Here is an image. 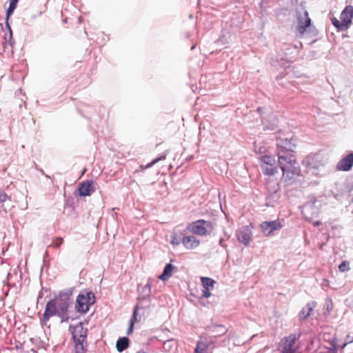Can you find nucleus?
<instances>
[{"instance_id": "f257e3e1", "label": "nucleus", "mask_w": 353, "mask_h": 353, "mask_svg": "<svg viewBox=\"0 0 353 353\" xmlns=\"http://www.w3.org/2000/svg\"><path fill=\"white\" fill-rule=\"evenodd\" d=\"M70 330L75 343V353H86L88 347L86 341L88 330L83 327L81 322L74 327L70 326Z\"/></svg>"}, {"instance_id": "f03ea898", "label": "nucleus", "mask_w": 353, "mask_h": 353, "mask_svg": "<svg viewBox=\"0 0 353 353\" xmlns=\"http://www.w3.org/2000/svg\"><path fill=\"white\" fill-rule=\"evenodd\" d=\"M95 295L92 292L86 291L85 294L80 293L76 300L77 312L81 314L88 312L90 307L95 303Z\"/></svg>"}, {"instance_id": "7ed1b4c3", "label": "nucleus", "mask_w": 353, "mask_h": 353, "mask_svg": "<svg viewBox=\"0 0 353 353\" xmlns=\"http://www.w3.org/2000/svg\"><path fill=\"white\" fill-rule=\"evenodd\" d=\"M267 196L265 199V205L274 206L279 199V184L276 180L271 179H266Z\"/></svg>"}, {"instance_id": "20e7f679", "label": "nucleus", "mask_w": 353, "mask_h": 353, "mask_svg": "<svg viewBox=\"0 0 353 353\" xmlns=\"http://www.w3.org/2000/svg\"><path fill=\"white\" fill-rule=\"evenodd\" d=\"M188 229L194 234L205 236L212 232L213 226L211 221L199 219L189 224Z\"/></svg>"}, {"instance_id": "39448f33", "label": "nucleus", "mask_w": 353, "mask_h": 353, "mask_svg": "<svg viewBox=\"0 0 353 353\" xmlns=\"http://www.w3.org/2000/svg\"><path fill=\"white\" fill-rule=\"evenodd\" d=\"M72 289H65L59 292V294L53 300H57V305L62 313L63 311H68L70 305L72 303Z\"/></svg>"}, {"instance_id": "423d86ee", "label": "nucleus", "mask_w": 353, "mask_h": 353, "mask_svg": "<svg viewBox=\"0 0 353 353\" xmlns=\"http://www.w3.org/2000/svg\"><path fill=\"white\" fill-rule=\"evenodd\" d=\"M57 300L50 299L46 305L44 313L43 314V323L46 324L50 318L53 316H58L60 313V308L57 305Z\"/></svg>"}, {"instance_id": "0eeeda50", "label": "nucleus", "mask_w": 353, "mask_h": 353, "mask_svg": "<svg viewBox=\"0 0 353 353\" xmlns=\"http://www.w3.org/2000/svg\"><path fill=\"white\" fill-rule=\"evenodd\" d=\"M263 108H258L257 110L260 113L261 117V123L263 125V130H274L278 123L277 119L274 114H267V117L263 115Z\"/></svg>"}, {"instance_id": "6e6552de", "label": "nucleus", "mask_w": 353, "mask_h": 353, "mask_svg": "<svg viewBox=\"0 0 353 353\" xmlns=\"http://www.w3.org/2000/svg\"><path fill=\"white\" fill-rule=\"evenodd\" d=\"M283 228V225L279 220L264 221L261 224L262 232L265 236H270L276 230H279Z\"/></svg>"}, {"instance_id": "1a4fd4ad", "label": "nucleus", "mask_w": 353, "mask_h": 353, "mask_svg": "<svg viewBox=\"0 0 353 353\" xmlns=\"http://www.w3.org/2000/svg\"><path fill=\"white\" fill-rule=\"evenodd\" d=\"M283 172V179L287 185H291L294 181L295 176L299 173V168L294 167H283L281 168Z\"/></svg>"}, {"instance_id": "9d476101", "label": "nucleus", "mask_w": 353, "mask_h": 353, "mask_svg": "<svg viewBox=\"0 0 353 353\" xmlns=\"http://www.w3.org/2000/svg\"><path fill=\"white\" fill-rule=\"evenodd\" d=\"M278 164L280 168L283 167H294L296 164V159L294 154L290 156H284L282 150L277 152Z\"/></svg>"}, {"instance_id": "9b49d317", "label": "nucleus", "mask_w": 353, "mask_h": 353, "mask_svg": "<svg viewBox=\"0 0 353 353\" xmlns=\"http://www.w3.org/2000/svg\"><path fill=\"white\" fill-rule=\"evenodd\" d=\"M277 152L281 150L294 151L296 148L295 140L293 138L281 139L277 141Z\"/></svg>"}, {"instance_id": "f8f14e48", "label": "nucleus", "mask_w": 353, "mask_h": 353, "mask_svg": "<svg viewBox=\"0 0 353 353\" xmlns=\"http://www.w3.org/2000/svg\"><path fill=\"white\" fill-rule=\"evenodd\" d=\"M353 166V152L343 157L337 163L336 169L341 171H349Z\"/></svg>"}, {"instance_id": "ddd939ff", "label": "nucleus", "mask_w": 353, "mask_h": 353, "mask_svg": "<svg viewBox=\"0 0 353 353\" xmlns=\"http://www.w3.org/2000/svg\"><path fill=\"white\" fill-rule=\"evenodd\" d=\"M150 281L151 279H149L147 284L142 289V293L143 294V295L138 299L140 303H146L145 307H148L150 303V294L152 288V284L150 283Z\"/></svg>"}, {"instance_id": "4468645a", "label": "nucleus", "mask_w": 353, "mask_h": 353, "mask_svg": "<svg viewBox=\"0 0 353 353\" xmlns=\"http://www.w3.org/2000/svg\"><path fill=\"white\" fill-rule=\"evenodd\" d=\"M93 183V181L89 180L81 183L78 188L79 194L81 196L90 195L92 192H94Z\"/></svg>"}, {"instance_id": "2eb2a0df", "label": "nucleus", "mask_w": 353, "mask_h": 353, "mask_svg": "<svg viewBox=\"0 0 353 353\" xmlns=\"http://www.w3.org/2000/svg\"><path fill=\"white\" fill-rule=\"evenodd\" d=\"M341 20L349 28L353 18V6H347L341 13Z\"/></svg>"}, {"instance_id": "dca6fc26", "label": "nucleus", "mask_w": 353, "mask_h": 353, "mask_svg": "<svg viewBox=\"0 0 353 353\" xmlns=\"http://www.w3.org/2000/svg\"><path fill=\"white\" fill-rule=\"evenodd\" d=\"M238 241L244 244L248 245L251 239V231L248 228H243L238 231L237 234Z\"/></svg>"}, {"instance_id": "f3484780", "label": "nucleus", "mask_w": 353, "mask_h": 353, "mask_svg": "<svg viewBox=\"0 0 353 353\" xmlns=\"http://www.w3.org/2000/svg\"><path fill=\"white\" fill-rule=\"evenodd\" d=\"M182 243L186 249L193 250L196 248L200 241L194 236H186L185 234L182 238Z\"/></svg>"}, {"instance_id": "a211bd4d", "label": "nucleus", "mask_w": 353, "mask_h": 353, "mask_svg": "<svg viewBox=\"0 0 353 353\" xmlns=\"http://www.w3.org/2000/svg\"><path fill=\"white\" fill-rule=\"evenodd\" d=\"M199 347L204 349L205 352H209L214 347V343L213 340L207 336H200L199 341L196 343Z\"/></svg>"}, {"instance_id": "6ab92c4d", "label": "nucleus", "mask_w": 353, "mask_h": 353, "mask_svg": "<svg viewBox=\"0 0 353 353\" xmlns=\"http://www.w3.org/2000/svg\"><path fill=\"white\" fill-rule=\"evenodd\" d=\"M316 303L311 301L307 303L299 313V318L300 321L305 320L310 315L313 309L316 307Z\"/></svg>"}, {"instance_id": "aec40b11", "label": "nucleus", "mask_w": 353, "mask_h": 353, "mask_svg": "<svg viewBox=\"0 0 353 353\" xmlns=\"http://www.w3.org/2000/svg\"><path fill=\"white\" fill-rule=\"evenodd\" d=\"M303 163L307 167L317 169L319 166L322 165L323 163L319 160V155H314L313 157H309L305 158Z\"/></svg>"}, {"instance_id": "412c9836", "label": "nucleus", "mask_w": 353, "mask_h": 353, "mask_svg": "<svg viewBox=\"0 0 353 353\" xmlns=\"http://www.w3.org/2000/svg\"><path fill=\"white\" fill-rule=\"evenodd\" d=\"M299 22V30L300 32L303 33L307 27L311 25V19L308 17V13L307 11L304 12V17L302 18L301 17H298Z\"/></svg>"}, {"instance_id": "4be33fe9", "label": "nucleus", "mask_w": 353, "mask_h": 353, "mask_svg": "<svg viewBox=\"0 0 353 353\" xmlns=\"http://www.w3.org/2000/svg\"><path fill=\"white\" fill-rule=\"evenodd\" d=\"M6 28H8V33L6 34L3 37V46L4 50L8 48V46L12 48L15 43V41L12 38V32L8 22L6 23Z\"/></svg>"}, {"instance_id": "5701e85b", "label": "nucleus", "mask_w": 353, "mask_h": 353, "mask_svg": "<svg viewBox=\"0 0 353 353\" xmlns=\"http://www.w3.org/2000/svg\"><path fill=\"white\" fill-rule=\"evenodd\" d=\"M259 163L261 167H264L265 169L268 171L267 166L269 165L270 167L271 166H275V159L272 156L270 155H263L259 157Z\"/></svg>"}, {"instance_id": "b1692460", "label": "nucleus", "mask_w": 353, "mask_h": 353, "mask_svg": "<svg viewBox=\"0 0 353 353\" xmlns=\"http://www.w3.org/2000/svg\"><path fill=\"white\" fill-rule=\"evenodd\" d=\"M174 266L172 263H168L165 266L161 274L159 276V279L161 281H166L172 276V272Z\"/></svg>"}, {"instance_id": "393cba45", "label": "nucleus", "mask_w": 353, "mask_h": 353, "mask_svg": "<svg viewBox=\"0 0 353 353\" xmlns=\"http://www.w3.org/2000/svg\"><path fill=\"white\" fill-rule=\"evenodd\" d=\"M139 307L138 305H137L134 308V311H133V314H132V316L131 317V319L130 321V325H129V327L127 330V334L128 335H130L131 334L132 332H133V330H134V323L138 321V319H137V314H138V310H139Z\"/></svg>"}, {"instance_id": "a878e982", "label": "nucleus", "mask_w": 353, "mask_h": 353, "mask_svg": "<svg viewBox=\"0 0 353 353\" xmlns=\"http://www.w3.org/2000/svg\"><path fill=\"white\" fill-rule=\"evenodd\" d=\"M129 345V339L127 337L119 338L116 343V347L119 352H122L128 348Z\"/></svg>"}, {"instance_id": "bb28decb", "label": "nucleus", "mask_w": 353, "mask_h": 353, "mask_svg": "<svg viewBox=\"0 0 353 353\" xmlns=\"http://www.w3.org/2000/svg\"><path fill=\"white\" fill-rule=\"evenodd\" d=\"M210 332H211L212 334H214V336H221L224 334L227 330L226 328L221 325H215L210 327L209 328Z\"/></svg>"}, {"instance_id": "cd10ccee", "label": "nucleus", "mask_w": 353, "mask_h": 353, "mask_svg": "<svg viewBox=\"0 0 353 353\" xmlns=\"http://www.w3.org/2000/svg\"><path fill=\"white\" fill-rule=\"evenodd\" d=\"M186 233L185 230L181 232L179 234L174 232L171 235L170 243L173 245H179L182 243V238Z\"/></svg>"}, {"instance_id": "c85d7f7f", "label": "nucleus", "mask_w": 353, "mask_h": 353, "mask_svg": "<svg viewBox=\"0 0 353 353\" xmlns=\"http://www.w3.org/2000/svg\"><path fill=\"white\" fill-rule=\"evenodd\" d=\"M166 156H167V153L165 152L163 154L160 155L159 157L155 158L154 159H153L150 163H148V164H147L145 165H140V169L141 170H143L150 168L152 166H153L154 165H155L156 163H157L158 162H159V161H161L162 160L165 159Z\"/></svg>"}, {"instance_id": "c756f323", "label": "nucleus", "mask_w": 353, "mask_h": 353, "mask_svg": "<svg viewBox=\"0 0 353 353\" xmlns=\"http://www.w3.org/2000/svg\"><path fill=\"white\" fill-rule=\"evenodd\" d=\"M261 168L263 173L265 176H268L269 179H270L271 176H273L275 174L278 173L277 168L276 166H274V165L270 167V165H268L267 166L268 171L265 169V166L264 167H261Z\"/></svg>"}, {"instance_id": "7c9ffc66", "label": "nucleus", "mask_w": 353, "mask_h": 353, "mask_svg": "<svg viewBox=\"0 0 353 353\" xmlns=\"http://www.w3.org/2000/svg\"><path fill=\"white\" fill-rule=\"evenodd\" d=\"M296 340V338L294 334H290L288 337H285V343L283 348H293Z\"/></svg>"}, {"instance_id": "2f4dec72", "label": "nucleus", "mask_w": 353, "mask_h": 353, "mask_svg": "<svg viewBox=\"0 0 353 353\" xmlns=\"http://www.w3.org/2000/svg\"><path fill=\"white\" fill-rule=\"evenodd\" d=\"M312 211H314V212L316 211V209L315 208L314 204L313 203H307V204L304 205V206H303V208L302 210V214H303L305 218L306 219H309L308 214Z\"/></svg>"}, {"instance_id": "473e14b6", "label": "nucleus", "mask_w": 353, "mask_h": 353, "mask_svg": "<svg viewBox=\"0 0 353 353\" xmlns=\"http://www.w3.org/2000/svg\"><path fill=\"white\" fill-rule=\"evenodd\" d=\"M202 285L203 288L210 289V288H213L215 284V281L209 277H201V278Z\"/></svg>"}, {"instance_id": "72a5a7b5", "label": "nucleus", "mask_w": 353, "mask_h": 353, "mask_svg": "<svg viewBox=\"0 0 353 353\" xmlns=\"http://www.w3.org/2000/svg\"><path fill=\"white\" fill-rule=\"evenodd\" d=\"M175 345V341L174 339H169L163 342L162 351L164 352H170L173 346Z\"/></svg>"}, {"instance_id": "f704fd0d", "label": "nucleus", "mask_w": 353, "mask_h": 353, "mask_svg": "<svg viewBox=\"0 0 353 353\" xmlns=\"http://www.w3.org/2000/svg\"><path fill=\"white\" fill-rule=\"evenodd\" d=\"M332 23L334 26L338 28L339 30H345L347 29V27L345 26L342 21L340 22L336 18L334 17L332 19Z\"/></svg>"}, {"instance_id": "c9c22d12", "label": "nucleus", "mask_w": 353, "mask_h": 353, "mask_svg": "<svg viewBox=\"0 0 353 353\" xmlns=\"http://www.w3.org/2000/svg\"><path fill=\"white\" fill-rule=\"evenodd\" d=\"M302 46V43L301 42H297L296 43H294L293 45H290L289 46V48H287L285 49V54H289V52H288L287 51L288 50H290L291 49H294L296 50V52H298L299 51V49L301 48Z\"/></svg>"}, {"instance_id": "e433bc0d", "label": "nucleus", "mask_w": 353, "mask_h": 353, "mask_svg": "<svg viewBox=\"0 0 353 353\" xmlns=\"http://www.w3.org/2000/svg\"><path fill=\"white\" fill-rule=\"evenodd\" d=\"M339 270L341 272H347L350 270L349 263L346 261H343L339 266Z\"/></svg>"}, {"instance_id": "4c0bfd02", "label": "nucleus", "mask_w": 353, "mask_h": 353, "mask_svg": "<svg viewBox=\"0 0 353 353\" xmlns=\"http://www.w3.org/2000/svg\"><path fill=\"white\" fill-rule=\"evenodd\" d=\"M58 317L61 319V322H68L70 316L68 314V311H63L62 313L60 312Z\"/></svg>"}, {"instance_id": "58836bf2", "label": "nucleus", "mask_w": 353, "mask_h": 353, "mask_svg": "<svg viewBox=\"0 0 353 353\" xmlns=\"http://www.w3.org/2000/svg\"><path fill=\"white\" fill-rule=\"evenodd\" d=\"M63 239L61 237H57L54 241L53 243L50 245L52 246L54 248H59L60 245L63 243Z\"/></svg>"}, {"instance_id": "ea45409f", "label": "nucleus", "mask_w": 353, "mask_h": 353, "mask_svg": "<svg viewBox=\"0 0 353 353\" xmlns=\"http://www.w3.org/2000/svg\"><path fill=\"white\" fill-rule=\"evenodd\" d=\"M15 9L16 7L9 4V6L6 10V23L8 22V21L9 17L12 14Z\"/></svg>"}, {"instance_id": "a19ab883", "label": "nucleus", "mask_w": 353, "mask_h": 353, "mask_svg": "<svg viewBox=\"0 0 353 353\" xmlns=\"http://www.w3.org/2000/svg\"><path fill=\"white\" fill-rule=\"evenodd\" d=\"M325 304H326V307H327V310L328 312L331 311L332 310V300L330 298H327L326 300H325Z\"/></svg>"}, {"instance_id": "79ce46f5", "label": "nucleus", "mask_w": 353, "mask_h": 353, "mask_svg": "<svg viewBox=\"0 0 353 353\" xmlns=\"http://www.w3.org/2000/svg\"><path fill=\"white\" fill-rule=\"evenodd\" d=\"M8 198V196L6 193L0 192V203L6 201Z\"/></svg>"}, {"instance_id": "37998d69", "label": "nucleus", "mask_w": 353, "mask_h": 353, "mask_svg": "<svg viewBox=\"0 0 353 353\" xmlns=\"http://www.w3.org/2000/svg\"><path fill=\"white\" fill-rule=\"evenodd\" d=\"M211 296V293L210 292V289H203L202 290V296L204 298H208Z\"/></svg>"}, {"instance_id": "c03bdc74", "label": "nucleus", "mask_w": 353, "mask_h": 353, "mask_svg": "<svg viewBox=\"0 0 353 353\" xmlns=\"http://www.w3.org/2000/svg\"><path fill=\"white\" fill-rule=\"evenodd\" d=\"M194 353H210L205 352L204 349H202L201 347H199L198 345H196V347L194 349Z\"/></svg>"}, {"instance_id": "a18cd8bd", "label": "nucleus", "mask_w": 353, "mask_h": 353, "mask_svg": "<svg viewBox=\"0 0 353 353\" xmlns=\"http://www.w3.org/2000/svg\"><path fill=\"white\" fill-rule=\"evenodd\" d=\"M283 353H296V350L293 348H283V351H282Z\"/></svg>"}, {"instance_id": "49530a36", "label": "nucleus", "mask_w": 353, "mask_h": 353, "mask_svg": "<svg viewBox=\"0 0 353 353\" xmlns=\"http://www.w3.org/2000/svg\"><path fill=\"white\" fill-rule=\"evenodd\" d=\"M282 152H283L284 156H290V155L294 154V151L282 150Z\"/></svg>"}, {"instance_id": "de8ad7c7", "label": "nucleus", "mask_w": 353, "mask_h": 353, "mask_svg": "<svg viewBox=\"0 0 353 353\" xmlns=\"http://www.w3.org/2000/svg\"><path fill=\"white\" fill-rule=\"evenodd\" d=\"M18 1H19V0H10V5L13 6L17 8Z\"/></svg>"}, {"instance_id": "09e8293b", "label": "nucleus", "mask_w": 353, "mask_h": 353, "mask_svg": "<svg viewBox=\"0 0 353 353\" xmlns=\"http://www.w3.org/2000/svg\"><path fill=\"white\" fill-rule=\"evenodd\" d=\"M219 245L223 247V248H225V245L223 243V239H221L219 240Z\"/></svg>"}, {"instance_id": "8fccbe9b", "label": "nucleus", "mask_w": 353, "mask_h": 353, "mask_svg": "<svg viewBox=\"0 0 353 353\" xmlns=\"http://www.w3.org/2000/svg\"><path fill=\"white\" fill-rule=\"evenodd\" d=\"M137 353H146L143 350H140Z\"/></svg>"}, {"instance_id": "3c124183", "label": "nucleus", "mask_w": 353, "mask_h": 353, "mask_svg": "<svg viewBox=\"0 0 353 353\" xmlns=\"http://www.w3.org/2000/svg\"><path fill=\"white\" fill-rule=\"evenodd\" d=\"M319 224H320V223L319 221L314 223V226L319 225Z\"/></svg>"}, {"instance_id": "603ef678", "label": "nucleus", "mask_w": 353, "mask_h": 353, "mask_svg": "<svg viewBox=\"0 0 353 353\" xmlns=\"http://www.w3.org/2000/svg\"><path fill=\"white\" fill-rule=\"evenodd\" d=\"M0 28L2 29L3 28V25L1 23H0Z\"/></svg>"}, {"instance_id": "864d4df0", "label": "nucleus", "mask_w": 353, "mask_h": 353, "mask_svg": "<svg viewBox=\"0 0 353 353\" xmlns=\"http://www.w3.org/2000/svg\"><path fill=\"white\" fill-rule=\"evenodd\" d=\"M194 48H195V46H193L191 48V49H192V50H193V49H194Z\"/></svg>"}, {"instance_id": "5fc2aeb1", "label": "nucleus", "mask_w": 353, "mask_h": 353, "mask_svg": "<svg viewBox=\"0 0 353 353\" xmlns=\"http://www.w3.org/2000/svg\"><path fill=\"white\" fill-rule=\"evenodd\" d=\"M283 353V352H282Z\"/></svg>"}]
</instances>
